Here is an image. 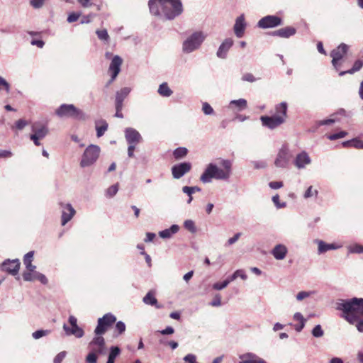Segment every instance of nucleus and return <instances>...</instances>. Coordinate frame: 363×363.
<instances>
[{"instance_id":"obj_59","label":"nucleus","mask_w":363,"mask_h":363,"mask_svg":"<svg viewBox=\"0 0 363 363\" xmlns=\"http://www.w3.org/2000/svg\"><path fill=\"white\" fill-rule=\"evenodd\" d=\"M335 120L333 118L324 119L316 122L317 126L328 125L334 123Z\"/></svg>"},{"instance_id":"obj_27","label":"nucleus","mask_w":363,"mask_h":363,"mask_svg":"<svg viewBox=\"0 0 363 363\" xmlns=\"http://www.w3.org/2000/svg\"><path fill=\"white\" fill-rule=\"evenodd\" d=\"M131 89L129 87H123L116 93L115 105L123 106V101L128 96Z\"/></svg>"},{"instance_id":"obj_48","label":"nucleus","mask_w":363,"mask_h":363,"mask_svg":"<svg viewBox=\"0 0 363 363\" xmlns=\"http://www.w3.org/2000/svg\"><path fill=\"white\" fill-rule=\"evenodd\" d=\"M202 111L205 115H212L214 113L213 108L207 102H203L202 104Z\"/></svg>"},{"instance_id":"obj_28","label":"nucleus","mask_w":363,"mask_h":363,"mask_svg":"<svg viewBox=\"0 0 363 363\" xmlns=\"http://www.w3.org/2000/svg\"><path fill=\"white\" fill-rule=\"evenodd\" d=\"M179 230V226L176 224H173L170 228L164 229L159 232V235L163 239H169L174 234H176Z\"/></svg>"},{"instance_id":"obj_41","label":"nucleus","mask_w":363,"mask_h":363,"mask_svg":"<svg viewBox=\"0 0 363 363\" xmlns=\"http://www.w3.org/2000/svg\"><path fill=\"white\" fill-rule=\"evenodd\" d=\"M50 333V330H38L35 331L34 333H33L32 337L34 339L38 340L42 337L49 335Z\"/></svg>"},{"instance_id":"obj_18","label":"nucleus","mask_w":363,"mask_h":363,"mask_svg":"<svg viewBox=\"0 0 363 363\" xmlns=\"http://www.w3.org/2000/svg\"><path fill=\"white\" fill-rule=\"evenodd\" d=\"M246 26L247 23L245 22L244 14H241L235 19L233 26V30L236 37L239 38L243 37Z\"/></svg>"},{"instance_id":"obj_42","label":"nucleus","mask_w":363,"mask_h":363,"mask_svg":"<svg viewBox=\"0 0 363 363\" xmlns=\"http://www.w3.org/2000/svg\"><path fill=\"white\" fill-rule=\"evenodd\" d=\"M184 228L189 232L194 233L196 232V228L195 223L192 220H186L184 223Z\"/></svg>"},{"instance_id":"obj_55","label":"nucleus","mask_w":363,"mask_h":363,"mask_svg":"<svg viewBox=\"0 0 363 363\" xmlns=\"http://www.w3.org/2000/svg\"><path fill=\"white\" fill-rule=\"evenodd\" d=\"M210 305L214 307H218L221 306V297L220 294H216Z\"/></svg>"},{"instance_id":"obj_31","label":"nucleus","mask_w":363,"mask_h":363,"mask_svg":"<svg viewBox=\"0 0 363 363\" xmlns=\"http://www.w3.org/2000/svg\"><path fill=\"white\" fill-rule=\"evenodd\" d=\"M363 67V60H357L354 62L352 67L346 71H340L339 72V75L340 77L345 75L346 74H353L355 72L359 71Z\"/></svg>"},{"instance_id":"obj_23","label":"nucleus","mask_w":363,"mask_h":363,"mask_svg":"<svg viewBox=\"0 0 363 363\" xmlns=\"http://www.w3.org/2000/svg\"><path fill=\"white\" fill-rule=\"evenodd\" d=\"M288 252L287 247L283 244H278L274 246L271 253L277 260L284 259Z\"/></svg>"},{"instance_id":"obj_20","label":"nucleus","mask_w":363,"mask_h":363,"mask_svg":"<svg viewBox=\"0 0 363 363\" xmlns=\"http://www.w3.org/2000/svg\"><path fill=\"white\" fill-rule=\"evenodd\" d=\"M311 160L306 151L298 153L294 159V164L298 169H303L307 164H311Z\"/></svg>"},{"instance_id":"obj_57","label":"nucleus","mask_w":363,"mask_h":363,"mask_svg":"<svg viewBox=\"0 0 363 363\" xmlns=\"http://www.w3.org/2000/svg\"><path fill=\"white\" fill-rule=\"evenodd\" d=\"M79 13L72 12L68 15L67 21L68 23H73L77 21L79 19Z\"/></svg>"},{"instance_id":"obj_61","label":"nucleus","mask_w":363,"mask_h":363,"mask_svg":"<svg viewBox=\"0 0 363 363\" xmlns=\"http://www.w3.org/2000/svg\"><path fill=\"white\" fill-rule=\"evenodd\" d=\"M228 286V282L223 281L221 282H216L213 284V289L215 290H222Z\"/></svg>"},{"instance_id":"obj_9","label":"nucleus","mask_w":363,"mask_h":363,"mask_svg":"<svg viewBox=\"0 0 363 363\" xmlns=\"http://www.w3.org/2000/svg\"><path fill=\"white\" fill-rule=\"evenodd\" d=\"M260 121L263 126L273 130L279 127L285 122V119L278 116H262Z\"/></svg>"},{"instance_id":"obj_14","label":"nucleus","mask_w":363,"mask_h":363,"mask_svg":"<svg viewBox=\"0 0 363 363\" xmlns=\"http://www.w3.org/2000/svg\"><path fill=\"white\" fill-rule=\"evenodd\" d=\"M62 208L61 224L65 225L76 213V211L70 203H60Z\"/></svg>"},{"instance_id":"obj_24","label":"nucleus","mask_w":363,"mask_h":363,"mask_svg":"<svg viewBox=\"0 0 363 363\" xmlns=\"http://www.w3.org/2000/svg\"><path fill=\"white\" fill-rule=\"evenodd\" d=\"M163 0H149L150 12L154 16H161L162 13Z\"/></svg>"},{"instance_id":"obj_37","label":"nucleus","mask_w":363,"mask_h":363,"mask_svg":"<svg viewBox=\"0 0 363 363\" xmlns=\"http://www.w3.org/2000/svg\"><path fill=\"white\" fill-rule=\"evenodd\" d=\"M157 91L160 94V95H161L162 96H164V97H169L173 93V91L170 89L167 83H166V82H164L160 85Z\"/></svg>"},{"instance_id":"obj_36","label":"nucleus","mask_w":363,"mask_h":363,"mask_svg":"<svg viewBox=\"0 0 363 363\" xmlns=\"http://www.w3.org/2000/svg\"><path fill=\"white\" fill-rule=\"evenodd\" d=\"M188 154V149L184 147H179L173 151V157L176 160L185 157Z\"/></svg>"},{"instance_id":"obj_7","label":"nucleus","mask_w":363,"mask_h":363,"mask_svg":"<svg viewBox=\"0 0 363 363\" xmlns=\"http://www.w3.org/2000/svg\"><path fill=\"white\" fill-rule=\"evenodd\" d=\"M116 321V317L111 313H106L97 321V325L94 330L96 335H103Z\"/></svg>"},{"instance_id":"obj_3","label":"nucleus","mask_w":363,"mask_h":363,"mask_svg":"<svg viewBox=\"0 0 363 363\" xmlns=\"http://www.w3.org/2000/svg\"><path fill=\"white\" fill-rule=\"evenodd\" d=\"M206 38V35L203 31L193 32L183 41L182 52L185 54H189L199 50Z\"/></svg>"},{"instance_id":"obj_63","label":"nucleus","mask_w":363,"mask_h":363,"mask_svg":"<svg viewBox=\"0 0 363 363\" xmlns=\"http://www.w3.org/2000/svg\"><path fill=\"white\" fill-rule=\"evenodd\" d=\"M45 0H30V5L35 9H39L43 6Z\"/></svg>"},{"instance_id":"obj_56","label":"nucleus","mask_w":363,"mask_h":363,"mask_svg":"<svg viewBox=\"0 0 363 363\" xmlns=\"http://www.w3.org/2000/svg\"><path fill=\"white\" fill-rule=\"evenodd\" d=\"M67 352L65 351L60 352L54 358L53 363H62L65 357H66Z\"/></svg>"},{"instance_id":"obj_29","label":"nucleus","mask_w":363,"mask_h":363,"mask_svg":"<svg viewBox=\"0 0 363 363\" xmlns=\"http://www.w3.org/2000/svg\"><path fill=\"white\" fill-rule=\"evenodd\" d=\"M34 255L33 251H30L26 253L23 257V264L26 268V272H33L36 269V266L32 264L33 258Z\"/></svg>"},{"instance_id":"obj_12","label":"nucleus","mask_w":363,"mask_h":363,"mask_svg":"<svg viewBox=\"0 0 363 363\" xmlns=\"http://www.w3.org/2000/svg\"><path fill=\"white\" fill-rule=\"evenodd\" d=\"M21 262L18 259H6L1 264V270L8 274L16 276L18 274Z\"/></svg>"},{"instance_id":"obj_62","label":"nucleus","mask_w":363,"mask_h":363,"mask_svg":"<svg viewBox=\"0 0 363 363\" xmlns=\"http://www.w3.org/2000/svg\"><path fill=\"white\" fill-rule=\"evenodd\" d=\"M242 79L243 81L249 82H255L257 79L254 77V75L251 73H246L242 77Z\"/></svg>"},{"instance_id":"obj_22","label":"nucleus","mask_w":363,"mask_h":363,"mask_svg":"<svg viewBox=\"0 0 363 363\" xmlns=\"http://www.w3.org/2000/svg\"><path fill=\"white\" fill-rule=\"evenodd\" d=\"M63 330H65V334L68 336L74 335L77 338H81L84 335V330L78 326V325L69 327L66 323H64Z\"/></svg>"},{"instance_id":"obj_44","label":"nucleus","mask_w":363,"mask_h":363,"mask_svg":"<svg viewBox=\"0 0 363 363\" xmlns=\"http://www.w3.org/2000/svg\"><path fill=\"white\" fill-rule=\"evenodd\" d=\"M347 135V132L345 130H341L338 133L330 134L327 136V138L330 140H335L340 138H342Z\"/></svg>"},{"instance_id":"obj_6","label":"nucleus","mask_w":363,"mask_h":363,"mask_svg":"<svg viewBox=\"0 0 363 363\" xmlns=\"http://www.w3.org/2000/svg\"><path fill=\"white\" fill-rule=\"evenodd\" d=\"M100 147L96 145H89L84 150L80 166L82 167H86L94 164L99 157Z\"/></svg>"},{"instance_id":"obj_32","label":"nucleus","mask_w":363,"mask_h":363,"mask_svg":"<svg viewBox=\"0 0 363 363\" xmlns=\"http://www.w3.org/2000/svg\"><path fill=\"white\" fill-rule=\"evenodd\" d=\"M230 107L234 106L236 108L238 111H242L247 108V100L244 99H240L237 100H232L229 104Z\"/></svg>"},{"instance_id":"obj_11","label":"nucleus","mask_w":363,"mask_h":363,"mask_svg":"<svg viewBox=\"0 0 363 363\" xmlns=\"http://www.w3.org/2000/svg\"><path fill=\"white\" fill-rule=\"evenodd\" d=\"M290 161L289 149L283 146L279 151L274 161V164L279 168H286Z\"/></svg>"},{"instance_id":"obj_16","label":"nucleus","mask_w":363,"mask_h":363,"mask_svg":"<svg viewBox=\"0 0 363 363\" xmlns=\"http://www.w3.org/2000/svg\"><path fill=\"white\" fill-rule=\"evenodd\" d=\"M124 133L125 140L128 144L138 145L142 140L140 133L133 128H126Z\"/></svg>"},{"instance_id":"obj_60","label":"nucleus","mask_w":363,"mask_h":363,"mask_svg":"<svg viewBox=\"0 0 363 363\" xmlns=\"http://www.w3.org/2000/svg\"><path fill=\"white\" fill-rule=\"evenodd\" d=\"M95 16H96V14L93 13H91L86 16H83L82 18H81L80 23L81 24L89 23L91 21V18L95 17Z\"/></svg>"},{"instance_id":"obj_40","label":"nucleus","mask_w":363,"mask_h":363,"mask_svg":"<svg viewBox=\"0 0 363 363\" xmlns=\"http://www.w3.org/2000/svg\"><path fill=\"white\" fill-rule=\"evenodd\" d=\"M118 191V184H113L111 186H109L106 191V196L107 197H113L114 196Z\"/></svg>"},{"instance_id":"obj_49","label":"nucleus","mask_w":363,"mask_h":363,"mask_svg":"<svg viewBox=\"0 0 363 363\" xmlns=\"http://www.w3.org/2000/svg\"><path fill=\"white\" fill-rule=\"evenodd\" d=\"M96 354H98L96 352L91 350V352H90L86 357V363H96V362H97Z\"/></svg>"},{"instance_id":"obj_52","label":"nucleus","mask_w":363,"mask_h":363,"mask_svg":"<svg viewBox=\"0 0 363 363\" xmlns=\"http://www.w3.org/2000/svg\"><path fill=\"white\" fill-rule=\"evenodd\" d=\"M272 201L277 208H282L286 207V202H279V196L278 194H276L275 196H272Z\"/></svg>"},{"instance_id":"obj_64","label":"nucleus","mask_w":363,"mask_h":363,"mask_svg":"<svg viewBox=\"0 0 363 363\" xmlns=\"http://www.w3.org/2000/svg\"><path fill=\"white\" fill-rule=\"evenodd\" d=\"M284 185L283 182H277V181H275V182H270L269 183V186L271 189H278L281 187H282Z\"/></svg>"},{"instance_id":"obj_53","label":"nucleus","mask_w":363,"mask_h":363,"mask_svg":"<svg viewBox=\"0 0 363 363\" xmlns=\"http://www.w3.org/2000/svg\"><path fill=\"white\" fill-rule=\"evenodd\" d=\"M4 89L7 93L10 91V84L7 81L0 76V90Z\"/></svg>"},{"instance_id":"obj_8","label":"nucleus","mask_w":363,"mask_h":363,"mask_svg":"<svg viewBox=\"0 0 363 363\" xmlns=\"http://www.w3.org/2000/svg\"><path fill=\"white\" fill-rule=\"evenodd\" d=\"M283 21L281 17L275 15H267L257 22V27L262 29L273 28L281 26Z\"/></svg>"},{"instance_id":"obj_38","label":"nucleus","mask_w":363,"mask_h":363,"mask_svg":"<svg viewBox=\"0 0 363 363\" xmlns=\"http://www.w3.org/2000/svg\"><path fill=\"white\" fill-rule=\"evenodd\" d=\"M40 273V272H38L35 271V269H34L33 272H30V271L23 272L22 276H23L24 281H33L35 280H37L38 274Z\"/></svg>"},{"instance_id":"obj_46","label":"nucleus","mask_w":363,"mask_h":363,"mask_svg":"<svg viewBox=\"0 0 363 363\" xmlns=\"http://www.w3.org/2000/svg\"><path fill=\"white\" fill-rule=\"evenodd\" d=\"M318 194V190L313 189V186H310L305 191V193L303 194V197H304V199H307L313 196H317Z\"/></svg>"},{"instance_id":"obj_13","label":"nucleus","mask_w":363,"mask_h":363,"mask_svg":"<svg viewBox=\"0 0 363 363\" xmlns=\"http://www.w3.org/2000/svg\"><path fill=\"white\" fill-rule=\"evenodd\" d=\"M89 347L98 354H103L106 352L105 339L102 335H96L89 342Z\"/></svg>"},{"instance_id":"obj_15","label":"nucleus","mask_w":363,"mask_h":363,"mask_svg":"<svg viewBox=\"0 0 363 363\" xmlns=\"http://www.w3.org/2000/svg\"><path fill=\"white\" fill-rule=\"evenodd\" d=\"M349 47L347 44L342 43L336 48L330 52V57H332V64L336 63L337 60H342L344 56L347 54Z\"/></svg>"},{"instance_id":"obj_1","label":"nucleus","mask_w":363,"mask_h":363,"mask_svg":"<svg viewBox=\"0 0 363 363\" xmlns=\"http://www.w3.org/2000/svg\"><path fill=\"white\" fill-rule=\"evenodd\" d=\"M335 308L342 312L341 318L354 325L359 333H363V298L339 299Z\"/></svg>"},{"instance_id":"obj_30","label":"nucleus","mask_w":363,"mask_h":363,"mask_svg":"<svg viewBox=\"0 0 363 363\" xmlns=\"http://www.w3.org/2000/svg\"><path fill=\"white\" fill-rule=\"evenodd\" d=\"M288 109V104L286 102L283 101L280 104H278L275 106V114L274 116H278L279 117H282L286 120V113Z\"/></svg>"},{"instance_id":"obj_47","label":"nucleus","mask_w":363,"mask_h":363,"mask_svg":"<svg viewBox=\"0 0 363 363\" xmlns=\"http://www.w3.org/2000/svg\"><path fill=\"white\" fill-rule=\"evenodd\" d=\"M96 33L99 38V39L104 41H108L109 40V35L108 34L106 29L103 30H97Z\"/></svg>"},{"instance_id":"obj_10","label":"nucleus","mask_w":363,"mask_h":363,"mask_svg":"<svg viewBox=\"0 0 363 363\" xmlns=\"http://www.w3.org/2000/svg\"><path fill=\"white\" fill-rule=\"evenodd\" d=\"M192 165L189 162H183L172 167V174L174 179H179L191 169Z\"/></svg>"},{"instance_id":"obj_34","label":"nucleus","mask_w":363,"mask_h":363,"mask_svg":"<svg viewBox=\"0 0 363 363\" xmlns=\"http://www.w3.org/2000/svg\"><path fill=\"white\" fill-rule=\"evenodd\" d=\"M339 247L334 243L328 244L323 240L318 241V253H324L330 250H336Z\"/></svg>"},{"instance_id":"obj_51","label":"nucleus","mask_w":363,"mask_h":363,"mask_svg":"<svg viewBox=\"0 0 363 363\" xmlns=\"http://www.w3.org/2000/svg\"><path fill=\"white\" fill-rule=\"evenodd\" d=\"M115 330L117 331V335L123 334L125 331V324L120 320L118 321L115 325Z\"/></svg>"},{"instance_id":"obj_43","label":"nucleus","mask_w":363,"mask_h":363,"mask_svg":"<svg viewBox=\"0 0 363 363\" xmlns=\"http://www.w3.org/2000/svg\"><path fill=\"white\" fill-rule=\"evenodd\" d=\"M201 189L197 186H184L182 187V191L186 194H193L196 191H201Z\"/></svg>"},{"instance_id":"obj_45","label":"nucleus","mask_w":363,"mask_h":363,"mask_svg":"<svg viewBox=\"0 0 363 363\" xmlns=\"http://www.w3.org/2000/svg\"><path fill=\"white\" fill-rule=\"evenodd\" d=\"M312 335L315 337H320L323 335L324 332L320 325H316L311 331Z\"/></svg>"},{"instance_id":"obj_21","label":"nucleus","mask_w":363,"mask_h":363,"mask_svg":"<svg viewBox=\"0 0 363 363\" xmlns=\"http://www.w3.org/2000/svg\"><path fill=\"white\" fill-rule=\"evenodd\" d=\"M296 29L291 26H286L279 30L272 31L270 34L272 36H278L284 38H289L296 34Z\"/></svg>"},{"instance_id":"obj_54","label":"nucleus","mask_w":363,"mask_h":363,"mask_svg":"<svg viewBox=\"0 0 363 363\" xmlns=\"http://www.w3.org/2000/svg\"><path fill=\"white\" fill-rule=\"evenodd\" d=\"M28 124V122L26 121L24 119H19L18 120L16 123L15 126L13 127V128H16V129L21 130H23L27 125Z\"/></svg>"},{"instance_id":"obj_25","label":"nucleus","mask_w":363,"mask_h":363,"mask_svg":"<svg viewBox=\"0 0 363 363\" xmlns=\"http://www.w3.org/2000/svg\"><path fill=\"white\" fill-rule=\"evenodd\" d=\"M240 359L241 361L239 363H267L265 360L251 352L242 354Z\"/></svg>"},{"instance_id":"obj_50","label":"nucleus","mask_w":363,"mask_h":363,"mask_svg":"<svg viewBox=\"0 0 363 363\" xmlns=\"http://www.w3.org/2000/svg\"><path fill=\"white\" fill-rule=\"evenodd\" d=\"M349 252L350 253H357L361 254L363 253V245L355 244L354 245L350 246Z\"/></svg>"},{"instance_id":"obj_5","label":"nucleus","mask_w":363,"mask_h":363,"mask_svg":"<svg viewBox=\"0 0 363 363\" xmlns=\"http://www.w3.org/2000/svg\"><path fill=\"white\" fill-rule=\"evenodd\" d=\"M183 12L181 0H163L162 13L166 20H173Z\"/></svg>"},{"instance_id":"obj_26","label":"nucleus","mask_w":363,"mask_h":363,"mask_svg":"<svg viewBox=\"0 0 363 363\" xmlns=\"http://www.w3.org/2000/svg\"><path fill=\"white\" fill-rule=\"evenodd\" d=\"M31 130L33 135H36L40 139H43L48 134V128L46 125L34 123Z\"/></svg>"},{"instance_id":"obj_35","label":"nucleus","mask_w":363,"mask_h":363,"mask_svg":"<svg viewBox=\"0 0 363 363\" xmlns=\"http://www.w3.org/2000/svg\"><path fill=\"white\" fill-rule=\"evenodd\" d=\"M121 349L118 346H111L106 363H114L116 358L120 354Z\"/></svg>"},{"instance_id":"obj_2","label":"nucleus","mask_w":363,"mask_h":363,"mask_svg":"<svg viewBox=\"0 0 363 363\" xmlns=\"http://www.w3.org/2000/svg\"><path fill=\"white\" fill-rule=\"evenodd\" d=\"M220 164L223 169L219 168L214 163H209L201 175L200 180L204 184L211 182L213 179L228 180L232 174V162L228 160H222Z\"/></svg>"},{"instance_id":"obj_33","label":"nucleus","mask_w":363,"mask_h":363,"mask_svg":"<svg viewBox=\"0 0 363 363\" xmlns=\"http://www.w3.org/2000/svg\"><path fill=\"white\" fill-rule=\"evenodd\" d=\"M143 302L147 305L154 306L157 308H162L161 305L157 303V300L155 297L154 294L152 291H149L143 298Z\"/></svg>"},{"instance_id":"obj_4","label":"nucleus","mask_w":363,"mask_h":363,"mask_svg":"<svg viewBox=\"0 0 363 363\" xmlns=\"http://www.w3.org/2000/svg\"><path fill=\"white\" fill-rule=\"evenodd\" d=\"M55 113L60 118H70L77 121L86 119V114L83 111L76 107L74 104H61L56 109Z\"/></svg>"},{"instance_id":"obj_17","label":"nucleus","mask_w":363,"mask_h":363,"mask_svg":"<svg viewBox=\"0 0 363 363\" xmlns=\"http://www.w3.org/2000/svg\"><path fill=\"white\" fill-rule=\"evenodd\" d=\"M234 41L232 38H225L220 45L217 52L216 56L220 59H225L228 55L229 50L233 45Z\"/></svg>"},{"instance_id":"obj_39","label":"nucleus","mask_w":363,"mask_h":363,"mask_svg":"<svg viewBox=\"0 0 363 363\" xmlns=\"http://www.w3.org/2000/svg\"><path fill=\"white\" fill-rule=\"evenodd\" d=\"M99 123H101V125H96V136L98 138L103 136L108 127L107 122L104 120H101Z\"/></svg>"},{"instance_id":"obj_58","label":"nucleus","mask_w":363,"mask_h":363,"mask_svg":"<svg viewBox=\"0 0 363 363\" xmlns=\"http://www.w3.org/2000/svg\"><path fill=\"white\" fill-rule=\"evenodd\" d=\"M253 167L255 169H264L267 167V162L263 160L260 161H252V162Z\"/></svg>"},{"instance_id":"obj_19","label":"nucleus","mask_w":363,"mask_h":363,"mask_svg":"<svg viewBox=\"0 0 363 363\" xmlns=\"http://www.w3.org/2000/svg\"><path fill=\"white\" fill-rule=\"evenodd\" d=\"M123 63L122 58L118 55H115L110 63L108 71L112 74V80H115L121 72V67Z\"/></svg>"}]
</instances>
